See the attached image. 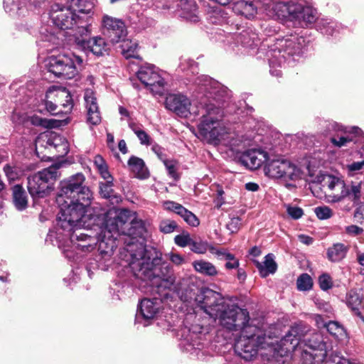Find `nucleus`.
<instances>
[{"instance_id":"obj_1","label":"nucleus","mask_w":364,"mask_h":364,"mask_svg":"<svg viewBox=\"0 0 364 364\" xmlns=\"http://www.w3.org/2000/svg\"><path fill=\"white\" fill-rule=\"evenodd\" d=\"M196 98L201 108L196 136L209 144H217L228 133L222 108L230 98L228 89L208 75L198 76L193 82Z\"/></svg>"},{"instance_id":"obj_2","label":"nucleus","mask_w":364,"mask_h":364,"mask_svg":"<svg viewBox=\"0 0 364 364\" xmlns=\"http://www.w3.org/2000/svg\"><path fill=\"white\" fill-rule=\"evenodd\" d=\"M93 215H100L102 220L95 221L94 219H87V221L82 222L80 225L75 223L70 229L63 228L57 225L55 232L49 231L46 241L57 245L69 260H76L79 253L75 255L74 251L90 252L95 245L97 244L99 246L102 228L106 220L105 210H98ZM97 252L95 259L96 264L92 268L107 270L112 264V257L109 262H105V259H100L99 247Z\"/></svg>"},{"instance_id":"obj_3","label":"nucleus","mask_w":364,"mask_h":364,"mask_svg":"<svg viewBox=\"0 0 364 364\" xmlns=\"http://www.w3.org/2000/svg\"><path fill=\"white\" fill-rule=\"evenodd\" d=\"M85 179L82 173H77L60 182L56 198L60 208L57 219L58 226L70 229L75 223L80 225L87 219L102 220L100 215H93L102 209L90 206L92 194L84 185Z\"/></svg>"},{"instance_id":"obj_4","label":"nucleus","mask_w":364,"mask_h":364,"mask_svg":"<svg viewBox=\"0 0 364 364\" xmlns=\"http://www.w3.org/2000/svg\"><path fill=\"white\" fill-rule=\"evenodd\" d=\"M127 263L134 276L146 282V284L156 288L162 294L164 290L169 289L175 282L171 267L164 261L161 253L155 248L140 245H129L120 253Z\"/></svg>"},{"instance_id":"obj_5","label":"nucleus","mask_w":364,"mask_h":364,"mask_svg":"<svg viewBox=\"0 0 364 364\" xmlns=\"http://www.w3.org/2000/svg\"><path fill=\"white\" fill-rule=\"evenodd\" d=\"M105 213L106 218L102 228L99 251L100 259L109 262L117 247L116 240L119 235H129L133 238L141 237L145 232L142 220L137 219L129 210H122L114 216Z\"/></svg>"},{"instance_id":"obj_6","label":"nucleus","mask_w":364,"mask_h":364,"mask_svg":"<svg viewBox=\"0 0 364 364\" xmlns=\"http://www.w3.org/2000/svg\"><path fill=\"white\" fill-rule=\"evenodd\" d=\"M200 293H193L185 298L184 301L194 299L205 313L215 320L218 319L220 326L229 331H241L250 325L249 313L246 309L224 301L219 299L218 294L211 289H206Z\"/></svg>"},{"instance_id":"obj_7","label":"nucleus","mask_w":364,"mask_h":364,"mask_svg":"<svg viewBox=\"0 0 364 364\" xmlns=\"http://www.w3.org/2000/svg\"><path fill=\"white\" fill-rule=\"evenodd\" d=\"M310 0H288L273 4L272 10L279 18H287L295 27L306 28L316 23L321 33L333 36L343 28L341 24L328 18H319L316 9L309 5Z\"/></svg>"},{"instance_id":"obj_8","label":"nucleus","mask_w":364,"mask_h":364,"mask_svg":"<svg viewBox=\"0 0 364 364\" xmlns=\"http://www.w3.org/2000/svg\"><path fill=\"white\" fill-rule=\"evenodd\" d=\"M304 50L305 39L301 36H291L276 39L273 44L269 45L265 54L269 62L270 74L280 77L282 68L285 63L291 65L299 61Z\"/></svg>"},{"instance_id":"obj_9","label":"nucleus","mask_w":364,"mask_h":364,"mask_svg":"<svg viewBox=\"0 0 364 364\" xmlns=\"http://www.w3.org/2000/svg\"><path fill=\"white\" fill-rule=\"evenodd\" d=\"M234 348L235 353L245 360H252L260 349H269L270 353L276 350L270 337L267 338L262 331L253 325H247L240 331Z\"/></svg>"},{"instance_id":"obj_10","label":"nucleus","mask_w":364,"mask_h":364,"mask_svg":"<svg viewBox=\"0 0 364 364\" xmlns=\"http://www.w3.org/2000/svg\"><path fill=\"white\" fill-rule=\"evenodd\" d=\"M324 183L329 191L326 195L329 203H338L347 198L353 205L364 203V188L361 182L346 183L340 177L327 175Z\"/></svg>"},{"instance_id":"obj_11","label":"nucleus","mask_w":364,"mask_h":364,"mask_svg":"<svg viewBox=\"0 0 364 364\" xmlns=\"http://www.w3.org/2000/svg\"><path fill=\"white\" fill-rule=\"evenodd\" d=\"M82 62V58L74 53L60 54L48 57L46 67L55 77L72 79L78 74Z\"/></svg>"},{"instance_id":"obj_12","label":"nucleus","mask_w":364,"mask_h":364,"mask_svg":"<svg viewBox=\"0 0 364 364\" xmlns=\"http://www.w3.org/2000/svg\"><path fill=\"white\" fill-rule=\"evenodd\" d=\"M60 165L55 164L28 177V191L34 200L46 197L58 178Z\"/></svg>"},{"instance_id":"obj_13","label":"nucleus","mask_w":364,"mask_h":364,"mask_svg":"<svg viewBox=\"0 0 364 364\" xmlns=\"http://www.w3.org/2000/svg\"><path fill=\"white\" fill-rule=\"evenodd\" d=\"M50 18L52 22L60 29L69 30L68 34L74 38L75 33L77 32V27L80 21H86L75 14L69 6H63L55 4L51 6Z\"/></svg>"},{"instance_id":"obj_14","label":"nucleus","mask_w":364,"mask_h":364,"mask_svg":"<svg viewBox=\"0 0 364 364\" xmlns=\"http://www.w3.org/2000/svg\"><path fill=\"white\" fill-rule=\"evenodd\" d=\"M264 173L269 178L296 181L301 177V170L294 164L283 158L268 159Z\"/></svg>"},{"instance_id":"obj_15","label":"nucleus","mask_w":364,"mask_h":364,"mask_svg":"<svg viewBox=\"0 0 364 364\" xmlns=\"http://www.w3.org/2000/svg\"><path fill=\"white\" fill-rule=\"evenodd\" d=\"M77 27V32L74 34V41L76 44L85 52H90L95 55H102L108 50V45L102 37L96 36L87 39L89 36L88 24L87 21H80Z\"/></svg>"},{"instance_id":"obj_16","label":"nucleus","mask_w":364,"mask_h":364,"mask_svg":"<svg viewBox=\"0 0 364 364\" xmlns=\"http://www.w3.org/2000/svg\"><path fill=\"white\" fill-rule=\"evenodd\" d=\"M207 327L200 324H194L191 326H185L178 332L180 336V346L183 350L193 353L197 350H200L203 347L205 336L208 333Z\"/></svg>"},{"instance_id":"obj_17","label":"nucleus","mask_w":364,"mask_h":364,"mask_svg":"<svg viewBox=\"0 0 364 364\" xmlns=\"http://www.w3.org/2000/svg\"><path fill=\"white\" fill-rule=\"evenodd\" d=\"M232 38L235 44L243 48L249 55L263 52L266 50V47H269L267 40L261 43L258 34L252 28H247L238 33H235Z\"/></svg>"},{"instance_id":"obj_18","label":"nucleus","mask_w":364,"mask_h":364,"mask_svg":"<svg viewBox=\"0 0 364 364\" xmlns=\"http://www.w3.org/2000/svg\"><path fill=\"white\" fill-rule=\"evenodd\" d=\"M136 75L141 82L148 87L152 93L156 95L163 93L166 82L156 66L151 64L141 66L136 73Z\"/></svg>"},{"instance_id":"obj_19","label":"nucleus","mask_w":364,"mask_h":364,"mask_svg":"<svg viewBox=\"0 0 364 364\" xmlns=\"http://www.w3.org/2000/svg\"><path fill=\"white\" fill-rule=\"evenodd\" d=\"M161 308V300L158 298L144 299L138 306L136 314V323L143 326H149L156 318Z\"/></svg>"},{"instance_id":"obj_20","label":"nucleus","mask_w":364,"mask_h":364,"mask_svg":"<svg viewBox=\"0 0 364 364\" xmlns=\"http://www.w3.org/2000/svg\"><path fill=\"white\" fill-rule=\"evenodd\" d=\"M308 346L311 351L305 350L303 353V359L305 364H321L328 355L326 343L322 340L319 334L314 336L313 339H309Z\"/></svg>"},{"instance_id":"obj_21","label":"nucleus","mask_w":364,"mask_h":364,"mask_svg":"<svg viewBox=\"0 0 364 364\" xmlns=\"http://www.w3.org/2000/svg\"><path fill=\"white\" fill-rule=\"evenodd\" d=\"M44 146L46 149L51 151L56 150L59 156H63L68 152V142L59 135L54 133L41 134L36 140V149Z\"/></svg>"},{"instance_id":"obj_22","label":"nucleus","mask_w":364,"mask_h":364,"mask_svg":"<svg viewBox=\"0 0 364 364\" xmlns=\"http://www.w3.org/2000/svg\"><path fill=\"white\" fill-rule=\"evenodd\" d=\"M191 100L182 93L169 94L166 97V108L181 117L186 118L191 114Z\"/></svg>"},{"instance_id":"obj_23","label":"nucleus","mask_w":364,"mask_h":364,"mask_svg":"<svg viewBox=\"0 0 364 364\" xmlns=\"http://www.w3.org/2000/svg\"><path fill=\"white\" fill-rule=\"evenodd\" d=\"M105 33L112 43L121 41L127 35L124 23L118 18L105 16L102 20Z\"/></svg>"},{"instance_id":"obj_24","label":"nucleus","mask_w":364,"mask_h":364,"mask_svg":"<svg viewBox=\"0 0 364 364\" xmlns=\"http://www.w3.org/2000/svg\"><path fill=\"white\" fill-rule=\"evenodd\" d=\"M46 98H55L58 105V108L61 110V113H70L73 107V101L70 91L65 87L50 88L46 94Z\"/></svg>"},{"instance_id":"obj_25","label":"nucleus","mask_w":364,"mask_h":364,"mask_svg":"<svg viewBox=\"0 0 364 364\" xmlns=\"http://www.w3.org/2000/svg\"><path fill=\"white\" fill-rule=\"evenodd\" d=\"M267 160V153L259 149L247 150L244 151L240 156L241 164L250 169L259 168Z\"/></svg>"},{"instance_id":"obj_26","label":"nucleus","mask_w":364,"mask_h":364,"mask_svg":"<svg viewBox=\"0 0 364 364\" xmlns=\"http://www.w3.org/2000/svg\"><path fill=\"white\" fill-rule=\"evenodd\" d=\"M84 99L87 109V122L92 125L100 124L101 115L94 92L90 89H86Z\"/></svg>"},{"instance_id":"obj_27","label":"nucleus","mask_w":364,"mask_h":364,"mask_svg":"<svg viewBox=\"0 0 364 364\" xmlns=\"http://www.w3.org/2000/svg\"><path fill=\"white\" fill-rule=\"evenodd\" d=\"M347 306L355 313L361 316L360 309L364 306V290L361 288L350 289L346 294Z\"/></svg>"},{"instance_id":"obj_28","label":"nucleus","mask_w":364,"mask_h":364,"mask_svg":"<svg viewBox=\"0 0 364 364\" xmlns=\"http://www.w3.org/2000/svg\"><path fill=\"white\" fill-rule=\"evenodd\" d=\"M346 134H348L346 136H339V137H332L331 139V143L337 147L345 146L348 144V143L355 141V137L363 138L364 133L360 128L358 127H352L349 128L348 130L345 131Z\"/></svg>"},{"instance_id":"obj_29","label":"nucleus","mask_w":364,"mask_h":364,"mask_svg":"<svg viewBox=\"0 0 364 364\" xmlns=\"http://www.w3.org/2000/svg\"><path fill=\"white\" fill-rule=\"evenodd\" d=\"M128 166L136 178L146 179L149 176V172L141 159L135 156H131L128 161Z\"/></svg>"},{"instance_id":"obj_30","label":"nucleus","mask_w":364,"mask_h":364,"mask_svg":"<svg viewBox=\"0 0 364 364\" xmlns=\"http://www.w3.org/2000/svg\"><path fill=\"white\" fill-rule=\"evenodd\" d=\"M13 203L15 208L20 211L25 210L28 206V197L23 188L16 185L12 188Z\"/></svg>"},{"instance_id":"obj_31","label":"nucleus","mask_w":364,"mask_h":364,"mask_svg":"<svg viewBox=\"0 0 364 364\" xmlns=\"http://www.w3.org/2000/svg\"><path fill=\"white\" fill-rule=\"evenodd\" d=\"M348 251V247L343 243H335L327 250V258L333 262L341 261Z\"/></svg>"},{"instance_id":"obj_32","label":"nucleus","mask_w":364,"mask_h":364,"mask_svg":"<svg viewBox=\"0 0 364 364\" xmlns=\"http://www.w3.org/2000/svg\"><path fill=\"white\" fill-rule=\"evenodd\" d=\"M256 267L262 277H266L269 274H274L277 269V265L272 254H268L265 256L264 264L259 262H257Z\"/></svg>"},{"instance_id":"obj_33","label":"nucleus","mask_w":364,"mask_h":364,"mask_svg":"<svg viewBox=\"0 0 364 364\" xmlns=\"http://www.w3.org/2000/svg\"><path fill=\"white\" fill-rule=\"evenodd\" d=\"M235 12L245 16L247 18H251L257 14V6L252 1L246 0L237 1L234 6Z\"/></svg>"},{"instance_id":"obj_34","label":"nucleus","mask_w":364,"mask_h":364,"mask_svg":"<svg viewBox=\"0 0 364 364\" xmlns=\"http://www.w3.org/2000/svg\"><path fill=\"white\" fill-rule=\"evenodd\" d=\"M75 14H90L93 7L94 3L92 0H69V6Z\"/></svg>"},{"instance_id":"obj_35","label":"nucleus","mask_w":364,"mask_h":364,"mask_svg":"<svg viewBox=\"0 0 364 364\" xmlns=\"http://www.w3.org/2000/svg\"><path fill=\"white\" fill-rule=\"evenodd\" d=\"M120 42H122L120 45L122 53L125 58H137L139 57L137 52L138 43L136 41L129 39L125 40L123 38Z\"/></svg>"},{"instance_id":"obj_36","label":"nucleus","mask_w":364,"mask_h":364,"mask_svg":"<svg viewBox=\"0 0 364 364\" xmlns=\"http://www.w3.org/2000/svg\"><path fill=\"white\" fill-rule=\"evenodd\" d=\"M196 272L201 274L213 277L218 274V270L215 265L210 262L205 260H197L193 263Z\"/></svg>"},{"instance_id":"obj_37","label":"nucleus","mask_w":364,"mask_h":364,"mask_svg":"<svg viewBox=\"0 0 364 364\" xmlns=\"http://www.w3.org/2000/svg\"><path fill=\"white\" fill-rule=\"evenodd\" d=\"M181 6L184 18L193 22L198 21V16L196 15L198 7L193 0L181 2Z\"/></svg>"},{"instance_id":"obj_38","label":"nucleus","mask_w":364,"mask_h":364,"mask_svg":"<svg viewBox=\"0 0 364 364\" xmlns=\"http://www.w3.org/2000/svg\"><path fill=\"white\" fill-rule=\"evenodd\" d=\"M328 332L337 339H342L346 336L344 328L337 321H330L325 324Z\"/></svg>"},{"instance_id":"obj_39","label":"nucleus","mask_w":364,"mask_h":364,"mask_svg":"<svg viewBox=\"0 0 364 364\" xmlns=\"http://www.w3.org/2000/svg\"><path fill=\"white\" fill-rule=\"evenodd\" d=\"M178 68L187 75L189 73L194 75L198 73V63L192 59L183 58L181 59Z\"/></svg>"},{"instance_id":"obj_40","label":"nucleus","mask_w":364,"mask_h":364,"mask_svg":"<svg viewBox=\"0 0 364 364\" xmlns=\"http://www.w3.org/2000/svg\"><path fill=\"white\" fill-rule=\"evenodd\" d=\"M300 336L298 334V329L296 327H292L289 332L282 338V343L284 346L288 343L291 345V348H294L299 342Z\"/></svg>"},{"instance_id":"obj_41","label":"nucleus","mask_w":364,"mask_h":364,"mask_svg":"<svg viewBox=\"0 0 364 364\" xmlns=\"http://www.w3.org/2000/svg\"><path fill=\"white\" fill-rule=\"evenodd\" d=\"M297 289L299 291H309L313 287L311 277L306 273L301 274L296 280Z\"/></svg>"},{"instance_id":"obj_42","label":"nucleus","mask_w":364,"mask_h":364,"mask_svg":"<svg viewBox=\"0 0 364 364\" xmlns=\"http://www.w3.org/2000/svg\"><path fill=\"white\" fill-rule=\"evenodd\" d=\"M183 220L192 227H197L200 224V220L198 217L191 211L186 209L185 207L179 215Z\"/></svg>"},{"instance_id":"obj_43","label":"nucleus","mask_w":364,"mask_h":364,"mask_svg":"<svg viewBox=\"0 0 364 364\" xmlns=\"http://www.w3.org/2000/svg\"><path fill=\"white\" fill-rule=\"evenodd\" d=\"M105 180L106 181L105 183L102 182L100 183V194L105 198H111L114 196V191L112 189L113 178Z\"/></svg>"},{"instance_id":"obj_44","label":"nucleus","mask_w":364,"mask_h":364,"mask_svg":"<svg viewBox=\"0 0 364 364\" xmlns=\"http://www.w3.org/2000/svg\"><path fill=\"white\" fill-rule=\"evenodd\" d=\"M94 162H95V164L97 166L99 172L100 173L102 177L104 179H111V178H112V176L110 175V173L108 171L107 166L102 156H95Z\"/></svg>"},{"instance_id":"obj_45","label":"nucleus","mask_w":364,"mask_h":364,"mask_svg":"<svg viewBox=\"0 0 364 364\" xmlns=\"http://www.w3.org/2000/svg\"><path fill=\"white\" fill-rule=\"evenodd\" d=\"M325 364H360L355 361H350L337 353H331L328 359L326 360Z\"/></svg>"},{"instance_id":"obj_46","label":"nucleus","mask_w":364,"mask_h":364,"mask_svg":"<svg viewBox=\"0 0 364 364\" xmlns=\"http://www.w3.org/2000/svg\"><path fill=\"white\" fill-rule=\"evenodd\" d=\"M31 120V123L35 126H40L45 128H52L55 126V121L53 119H47L38 116H33Z\"/></svg>"},{"instance_id":"obj_47","label":"nucleus","mask_w":364,"mask_h":364,"mask_svg":"<svg viewBox=\"0 0 364 364\" xmlns=\"http://www.w3.org/2000/svg\"><path fill=\"white\" fill-rule=\"evenodd\" d=\"M176 228V223L168 219L161 221L159 224L160 231L165 234L173 232Z\"/></svg>"},{"instance_id":"obj_48","label":"nucleus","mask_w":364,"mask_h":364,"mask_svg":"<svg viewBox=\"0 0 364 364\" xmlns=\"http://www.w3.org/2000/svg\"><path fill=\"white\" fill-rule=\"evenodd\" d=\"M318 284L323 291H327L333 287L332 278L328 274L323 273L318 277Z\"/></svg>"},{"instance_id":"obj_49","label":"nucleus","mask_w":364,"mask_h":364,"mask_svg":"<svg viewBox=\"0 0 364 364\" xmlns=\"http://www.w3.org/2000/svg\"><path fill=\"white\" fill-rule=\"evenodd\" d=\"M314 213L317 218L320 220L328 219L333 215L332 210L327 206L316 207L314 210Z\"/></svg>"},{"instance_id":"obj_50","label":"nucleus","mask_w":364,"mask_h":364,"mask_svg":"<svg viewBox=\"0 0 364 364\" xmlns=\"http://www.w3.org/2000/svg\"><path fill=\"white\" fill-rule=\"evenodd\" d=\"M191 245V250L194 252H196L198 254L205 253L207 251H209L210 247H211V245H210L207 242H196L192 241Z\"/></svg>"},{"instance_id":"obj_51","label":"nucleus","mask_w":364,"mask_h":364,"mask_svg":"<svg viewBox=\"0 0 364 364\" xmlns=\"http://www.w3.org/2000/svg\"><path fill=\"white\" fill-rule=\"evenodd\" d=\"M163 161H164V164L166 166V168L168 171V175L175 180L178 179V173L176 171V161H173V160H167V159H163Z\"/></svg>"},{"instance_id":"obj_52","label":"nucleus","mask_w":364,"mask_h":364,"mask_svg":"<svg viewBox=\"0 0 364 364\" xmlns=\"http://www.w3.org/2000/svg\"><path fill=\"white\" fill-rule=\"evenodd\" d=\"M163 206L165 210L173 211L178 215H180L184 208L182 205L171 200L164 202Z\"/></svg>"},{"instance_id":"obj_53","label":"nucleus","mask_w":364,"mask_h":364,"mask_svg":"<svg viewBox=\"0 0 364 364\" xmlns=\"http://www.w3.org/2000/svg\"><path fill=\"white\" fill-rule=\"evenodd\" d=\"M286 208L288 215L294 220L299 219L304 215L303 210L299 207L287 205Z\"/></svg>"},{"instance_id":"obj_54","label":"nucleus","mask_w":364,"mask_h":364,"mask_svg":"<svg viewBox=\"0 0 364 364\" xmlns=\"http://www.w3.org/2000/svg\"><path fill=\"white\" fill-rule=\"evenodd\" d=\"M349 174L358 173L364 169V159L362 161L353 162L346 166Z\"/></svg>"},{"instance_id":"obj_55","label":"nucleus","mask_w":364,"mask_h":364,"mask_svg":"<svg viewBox=\"0 0 364 364\" xmlns=\"http://www.w3.org/2000/svg\"><path fill=\"white\" fill-rule=\"evenodd\" d=\"M175 243L182 247L191 245L192 240L188 234L178 235L174 238Z\"/></svg>"},{"instance_id":"obj_56","label":"nucleus","mask_w":364,"mask_h":364,"mask_svg":"<svg viewBox=\"0 0 364 364\" xmlns=\"http://www.w3.org/2000/svg\"><path fill=\"white\" fill-rule=\"evenodd\" d=\"M251 139H248V141H250ZM247 140L243 141L240 137L236 138H232L230 141V146L232 151H240V146H242V144H243V146H245L246 145L249 144V142L246 143Z\"/></svg>"},{"instance_id":"obj_57","label":"nucleus","mask_w":364,"mask_h":364,"mask_svg":"<svg viewBox=\"0 0 364 364\" xmlns=\"http://www.w3.org/2000/svg\"><path fill=\"white\" fill-rule=\"evenodd\" d=\"M48 100L49 99L46 98L45 102V106L47 111L52 115H58L60 114L61 110L59 109L57 102L55 101L53 102Z\"/></svg>"},{"instance_id":"obj_58","label":"nucleus","mask_w":364,"mask_h":364,"mask_svg":"<svg viewBox=\"0 0 364 364\" xmlns=\"http://www.w3.org/2000/svg\"><path fill=\"white\" fill-rule=\"evenodd\" d=\"M356 210L354 213V218L355 220L360 223H364V205L360 204L358 205H356Z\"/></svg>"},{"instance_id":"obj_59","label":"nucleus","mask_w":364,"mask_h":364,"mask_svg":"<svg viewBox=\"0 0 364 364\" xmlns=\"http://www.w3.org/2000/svg\"><path fill=\"white\" fill-rule=\"evenodd\" d=\"M240 225V219L238 217L232 218L230 223L227 225V228L231 232H235L239 230Z\"/></svg>"},{"instance_id":"obj_60","label":"nucleus","mask_w":364,"mask_h":364,"mask_svg":"<svg viewBox=\"0 0 364 364\" xmlns=\"http://www.w3.org/2000/svg\"><path fill=\"white\" fill-rule=\"evenodd\" d=\"M346 232L351 236H357L363 232V229L355 225H351L346 227Z\"/></svg>"},{"instance_id":"obj_61","label":"nucleus","mask_w":364,"mask_h":364,"mask_svg":"<svg viewBox=\"0 0 364 364\" xmlns=\"http://www.w3.org/2000/svg\"><path fill=\"white\" fill-rule=\"evenodd\" d=\"M209 252L215 255L218 259H224L225 255L227 253L226 250L224 249H218L215 247L211 245V247H210Z\"/></svg>"},{"instance_id":"obj_62","label":"nucleus","mask_w":364,"mask_h":364,"mask_svg":"<svg viewBox=\"0 0 364 364\" xmlns=\"http://www.w3.org/2000/svg\"><path fill=\"white\" fill-rule=\"evenodd\" d=\"M136 136L141 144H150V137L144 130L139 131Z\"/></svg>"},{"instance_id":"obj_63","label":"nucleus","mask_w":364,"mask_h":364,"mask_svg":"<svg viewBox=\"0 0 364 364\" xmlns=\"http://www.w3.org/2000/svg\"><path fill=\"white\" fill-rule=\"evenodd\" d=\"M4 171L10 180H14L17 176V173L14 171V168L9 165L4 166Z\"/></svg>"},{"instance_id":"obj_64","label":"nucleus","mask_w":364,"mask_h":364,"mask_svg":"<svg viewBox=\"0 0 364 364\" xmlns=\"http://www.w3.org/2000/svg\"><path fill=\"white\" fill-rule=\"evenodd\" d=\"M169 259L176 265H180L184 261L183 258L180 255L175 253H171L169 255Z\"/></svg>"}]
</instances>
